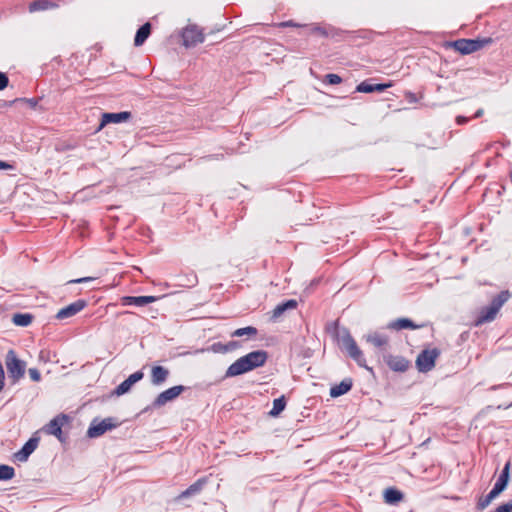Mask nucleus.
Wrapping results in <instances>:
<instances>
[{"mask_svg":"<svg viewBox=\"0 0 512 512\" xmlns=\"http://www.w3.org/2000/svg\"><path fill=\"white\" fill-rule=\"evenodd\" d=\"M268 352L265 350H254L238 358L226 370L224 378H232L243 375L254 369L265 365L268 360Z\"/></svg>","mask_w":512,"mask_h":512,"instance_id":"nucleus-1","label":"nucleus"},{"mask_svg":"<svg viewBox=\"0 0 512 512\" xmlns=\"http://www.w3.org/2000/svg\"><path fill=\"white\" fill-rule=\"evenodd\" d=\"M72 148H73V146H70V145L66 147V149H72Z\"/></svg>","mask_w":512,"mask_h":512,"instance_id":"nucleus-49","label":"nucleus"},{"mask_svg":"<svg viewBox=\"0 0 512 512\" xmlns=\"http://www.w3.org/2000/svg\"><path fill=\"white\" fill-rule=\"evenodd\" d=\"M132 113L130 111H120V112H105L102 113L100 123L96 128V132L101 131L105 126L109 124H119L124 123L131 119Z\"/></svg>","mask_w":512,"mask_h":512,"instance_id":"nucleus-12","label":"nucleus"},{"mask_svg":"<svg viewBox=\"0 0 512 512\" xmlns=\"http://www.w3.org/2000/svg\"><path fill=\"white\" fill-rule=\"evenodd\" d=\"M482 114H483V110H482V109H478V110L475 112V114H474L473 118H479V117H481V116H482Z\"/></svg>","mask_w":512,"mask_h":512,"instance_id":"nucleus-46","label":"nucleus"},{"mask_svg":"<svg viewBox=\"0 0 512 512\" xmlns=\"http://www.w3.org/2000/svg\"><path fill=\"white\" fill-rule=\"evenodd\" d=\"M392 83H371L368 80L362 81L356 86V92L359 93H373V92H383L387 88L391 87Z\"/></svg>","mask_w":512,"mask_h":512,"instance_id":"nucleus-17","label":"nucleus"},{"mask_svg":"<svg viewBox=\"0 0 512 512\" xmlns=\"http://www.w3.org/2000/svg\"><path fill=\"white\" fill-rule=\"evenodd\" d=\"M366 340L377 348H382L388 343V337L378 332L367 335Z\"/></svg>","mask_w":512,"mask_h":512,"instance_id":"nucleus-30","label":"nucleus"},{"mask_svg":"<svg viewBox=\"0 0 512 512\" xmlns=\"http://www.w3.org/2000/svg\"><path fill=\"white\" fill-rule=\"evenodd\" d=\"M311 31L313 33H318L324 37H328L329 36V32L328 30L325 28V27H322V26H319V25H315L312 27Z\"/></svg>","mask_w":512,"mask_h":512,"instance_id":"nucleus-40","label":"nucleus"},{"mask_svg":"<svg viewBox=\"0 0 512 512\" xmlns=\"http://www.w3.org/2000/svg\"><path fill=\"white\" fill-rule=\"evenodd\" d=\"M335 337L340 348L346 351L348 356L352 358L358 366L372 371V368L368 367L366 364V359L362 350L358 347L356 341L347 328L343 327L341 329H337Z\"/></svg>","mask_w":512,"mask_h":512,"instance_id":"nucleus-2","label":"nucleus"},{"mask_svg":"<svg viewBox=\"0 0 512 512\" xmlns=\"http://www.w3.org/2000/svg\"><path fill=\"white\" fill-rule=\"evenodd\" d=\"M510 480V462H507L501 470L493 488L490 492L485 495L479 497L476 503V508L479 511H483L486 509L490 503L496 499L502 492H504L509 484Z\"/></svg>","mask_w":512,"mask_h":512,"instance_id":"nucleus-4","label":"nucleus"},{"mask_svg":"<svg viewBox=\"0 0 512 512\" xmlns=\"http://www.w3.org/2000/svg\"><path fill=\"white\" fill-rule=\"evenodd\" d=\"M87 304L88 303L85 299H78V300L70 303L69 305L61 308L57 312L55 318L58 320H64V319L73 317L77 313L81 312L87 306Z\"/></svg>","mask_w":512,"mask_h":512,"instance_id":"nucleus-13","label":"nucleus"},{"mask_svg":"<svg viewBox=\"0 0 512 512\" xmlns=\"http://www.w3.org/2000/svg\"><path fill=\"white\" fill-rule=\"evenodd\" d=\"M206 484L205 478H200L193 484H191L187 489H185L180 495L179 498H189L191 496L197 495L201 492L204 485Z\"/></svg>","mask_w":512,"mask_h":512,"instance_id":"nucleus-27","label":"nucleus"},{"mask_svg":"<svg viewBox=\"0 0 512 512\" xmlns=\"http://www.w3.org/2000/svg\"><path fill=\"white\" fill-rule=\"evenodd\" d=\"M298 306V302L295 299H287L279 304L273 309L270 319L272 321H277L286 311L294 310Z\"/></svg>","mask_w":512,"mask_h":512,"instance_id":"nucleus-18","label":"nucleus"},{"mask_svg":"<svg viewBox=\"0 0 512 512\" xmlns=\"http://www.w3.org/2000/svg\"><path fill=\"white\" fill-rule=\"evenodd\" d=\"M258 334L257 328L253 326H246L242 328H238L234 330L231 334L232 337H244L252 338L255 337Z\"/></svg>","mask_w":512,"mask_h":512,"instance_id":"nucleus-31","label":"nucleus"},{"mask_svg":"<svg viewBox=\"0 0 512 512\" xmlns=\"http://www.w3.org/2000/svg\"><path fill=\"white\" fill-rule=\"evenodd\" d=\"M42 98H16L14 99L13 101H11V103H18V102H22V103H26L31 109H37L39 108L40 110L44 111L45 108H43L42 106H39V101L41 100Z\"/></svg>","mask_w":512,"mask_h":512,"instance_id":"nucleus-33","label":"nucleus"},{"mask_svg":"<svg viewBox=\"0 0 512 512\" xmlns=\"http://www.w3.org/2000/svg\"><path fill=\"white\" fill-rule=\"evenodd\" d=\"M287 399L284 395L273 400V407L269 411L271 417H278L286 408Z\"/></svg>","mask_w":512,"mask_h":512,"instance_id":"nucleus-29","label":"nucleus"},{"mask_svg":"<svg viewBox=\"0 0 512 512\" xmlns=\"http://www.w3.org/2000/svg\"><path fill=\"white\" fill-rule=\"evenodd\" d=\"M14 166L10 164L9 162L0 160V169L1 170H11Z\"/></svg>","mask_w":512,"mask_h":512,"instance_id":"nucleus-44","label":"nucleus"},{"mask_svg":"<svg viewBox=\"0 0 512 512\" xmlns=\"http://www.w3.org/2000/svg\"><path fill=\"white\" fill-rule=\"evenodd\" d=\"M5 363L12 384H16L25 374V361L19 359L14 350H9L6 354Z\"/></svg>","mask_w":512,"mask_h":512,"instance_id":"nucleus-7","label":"nucleus"},{"mask_svg":"<svg viewBox=\"0 0 512 512\" xmlns=\"http://www.w3.org/2000/svg\"><path fill=\"white\" fill-rule=\"evenodd\" d=\"M170 375V371L161 365H155L151 368V383L154 386H161L166 382Z\"/></svg>","mask_w":512,"mask_h":512,"instance_id":"nucleus-19","label":"nucleus"},{"mask_svg":"<svg viewBox=\"0 0 512 512\" xmlns=\"http://www.w3.org/2000/svg\"><path fill=\"white\" fill-rule=\"evenodd\" d=\"M468 121H469V118L466 116L459 115L456 117V123L458 125H464V124L468 123Z\"/></svg>","mask_w":512,"mask_h":512,"instance_id":"nucleus-43","label":"nucleus"},{"mask_svg":"<svg viewBox=\"0 0 512 512\" xmlns=\"http://www.w3.org/2000/svg\"><path fill=\"white\" fill-rule=\"evenodd\" d=\"M94 280H95L94 277L87 276V277H81V278L69 280L67 282V284H82V283L92 282Z\"/></svg>","mask_w":512,"mask_h":512,"instance_id":"nucleus-36","label":"nucleus"},{"mask_svg":"<svg viewBox=\"0 0 512 512\" xmlns=\"http://www.w3.org/2000/svg\"><path fill=\"white\" fill-rule=\"evenodd\" d=\"M188 389H189V387L184 386V385H175V386H172V387L162 391L154 399V401L151 403V405L145 409V411H147L148 409H157V408L164 406L168 402L175 400L178 396H180L181 393L185 392Z\"/></svg>","mask_w":512,"mask_h":512,"instance_id":"nucleus-8","label":"nucleus"},{"mask_svg":"<svg viewBox=\"0 0 512 512\" xmlns=\"http://www.w3.org/2000/svg\"><path fill=\"white\" fill-rule=\"evenodd\" d=\"M421 327H422V325L415 324L409 318H398L396 320L391 321L387 325V328L393 329V330L418 329V328H421Z\"/></svg>","mask_w":512,"mask_h":512,"instance_id":"nucleus-24","label":"nucleus"},{"mask_svg":"<svg viewBox=\"0 0 512 512\" xmlns=\"http://www.w3.org/2000/svg\"><path fill=\"white\" fill-rule=\"evenodd\" d=\"M353 386V380L351 378H344L339 384H336L330 388V396L332 398H338L348 393Z\"/></svg>","mask_w":512,"mask_h":512,"instance_id":"nucleus-21","label":"nucleus"},{"mask_svg":"<svg viewBox=\"0 0 512 512\" xmlns=\"http://www.w3.org/2000/svg\"><path fill=\"white\" fill-rule=\"evenodd\" d=\"M151 31L152 25L150 22H146L143 25H141L136 31L134 37V45L136 47L142 46L151 35Z\"/></svg>","mask_w":512,"mask_h":512,"instance_id":"nucleus-22","label":"nucleus"},{"mask_svg":"<svg viewBox=\"0 0 512 512\" xmlns=\"http://www.w3.org/2000/svg\"><path fill=\"white\" fill-rule=\"evenodd\" d=\"M15 476V469L6 464H0V481H9Z\"/></svg>","mask_w":512,"mask_h":512,"instance_id":"nucleus-32","label":"nucleus"},{"mask_svg":"<svg viewBox=\"0 0 512 512\" xmlns=\"http://www.w3.org/2000/svg\"><path fill=\"white\" fill-rule=\"evenodd\" d=\"M324 82L328 85H338L342 82V78L338 74L329 73L325 75Z\"/></svg>","mask_w":512,"mask_h":512,"instance_id":"nucleus-35","label":"nucleus"},{"mask_svg":"<svg viewBox=\"0 0 512 512\" xmlns=\"http://www.w3.org/2000/svg\"><path fill=\"white\" fill-rule=\"evenodd\" d=\"M58 7L59 5L51 0H34L29 4L28 10L30 13H34L38 11L56 9Z\"/></svg>","mask_w":512,"mask_h":512,"instance_id":"nucleus-23","label":"nucleus"},{"mask_svg":"<svg viewBox=\"0 0 512 512\" xmlns=\"http://www.w3.org/2000/svg\"><path fill=\"white\" fill-rule=\"evenodd\" d=\"M5 386V372L2 363L0 362V392L3 391Z\"/></svg>","mask_w":512,"mask_h":512,"instance_id":"nucleus-42","label":"nucleus"},{"mask_svg":"<svg viewBox=\"0 0 512 512\" xmlns=\"http://www.w3.org/2000/svg\"><path fill=\"white\" fill-rule=\"evenodd\" d=\"M44 353H45L44 351H41V352H40V357H41V358H43Z\"/></svg>","mask_w":512,"mask_h":512,"instance_id":"nucleus-48","label":"nucleus"},{"mask_svg":"<svg viewBox=\"0 0 512 512\" xmlns=\"http://www.w3.org/2000/svg\"><path fill=\"white\" fill-rule=\"evenodd\" d=\"M493 39L490 37L476 39H458L451 42V46L462 55H468L476 52L485 46L491 44Z\"/></svg>","mask_w":512,"mask_h":512,"instance_id":"nucleus-5","label":"nucleus"},{"mask_svg":"<svg viewBox=\"0 0 512 512\" xmlns=\"http://www.w3.org/2000/svg\"><path fill=\"white\" fill-rule=\"evenodd\" d=\"M280 26L281 27H299L300 25L293 22L292 20H289V21H284V22L280 23Z\"/></svg>","mask_w":512,"mask_h":512,"instance_id":"nucleus-45","label":"nucleus"},{"mask_svg":"<svg viewBox=\"0 0 512 512\" xmlns=\"http://www.w3.org/2000/svg\"><path fill=\"white\" fill-rule=\"evenodd\" d=\"M386 363L395 372H405L409 368V361L403 356L389 355L386 357Z\"/></svg>","mask_w":512,"mask_h":512,"instance_id":"nucleus-20","label":"nucleus"},{"mask_svg":"<svg viewBox=\"0 0 512 512\" xmlns=\"http://www.w3.org/2000/svg\"><path fill=\"white\" fill-rule=\"evenodd\" d=\"M29 376L32 381L39 382L41 380V373L36 368H30L28 370Z\"/></svg>","mask_w":512,"mask_h":512,"instance_id":"nucleus-38","label":"nucleus"},{"mask_svg":"<svg viewBox=\"0 0 512 512\" xmlns=\"http://www.w3.org/2000/svg\"><path fill=\"white\" fill-rule=\"evenodd\" d=\"M181 38L182 44L186 48L195 47L196 45L203 43L205 40L203 30L197 25H188L183 28Z\"/></svg>","mask_w":512,"mask_h":512,"instance_id":"nucleus-11","label":"nucleus"},{"mask_svg":"<svg viewBox=\"0 0 512 512\" xmlns=\"http://www.w3.org/2000/svg\"><path fill=\"white\" fill-rule=\"evenodd\" d=\"M509 180L512 183V170L509 172Z\"/></svg>","mask_w":512,"mask_h":512,"instance_id":"nucleus-47","label":"nucleus"},{"mask_svg":"<svg viewBox=\"0 0 512 512\" xmlns=\"http://www.w3.org/2000/svg\"><path fill=\"white\" fill-rule=\"evenodd\" d=\"M143 377L144 373L142 370L132 373L115 388L113 393L117 396H122L128 393L137 382L143 379Z\"/></svg>","mask_w":512,"mask_h":512,"instance_id":"nucleus-14","label":"nucleus"},{"mask_svg":"<svg viewBox=\"0 0 512 512\" xmlns=\"http://www.w3.org/2000/svg\"><path fill=\"white\" fill-rule=\"evenodd\" d=\"M9 84V78L6 73L0 71V91L4 90Z\"/></svg>","mask_w":512,"mask_h":512,"instance_id":"nucleus-41","label":"nucleus"},{"mask_svg":"<svg viewBox=\"0 0 512 512\" xmlns=\"http://www.w3.org/2000/svg\"><path fill=\"white\" fill-rule=\"evenodd\" d=\"M226 346H227V353H228V352H232L236 349H239L242 346V344L240 341L232 340V341H229L228 343H226Z\"/></svg>","mask_w":512,"mask_h":512,"instance_id":"nucleus-39","label":"nucleus"},{"mask_svg":"<svg viewBox=\"0 0 512 512\" xmlns=\"http://www.w3.org/2000/svg\"><path fill=\"white\" fill-rule=\"evenodd\" d=\"M438 348L422 350L416 359V367L419 372L426 373L435 367V361L440 355Z\"/></svg>","mask_w":512,"mask_h":512,"instance_id":"nucleus-10","label":"nucleus"},{"mask_svg":"<svg viewBox=\"0 0 512 512\" xmlns=\"http://www.w3.org/2000/svg\"><path fill=\"white\" fill-rule=\"evenodd\" d=\"M70 421L71 417L68 414L60 413L52 418L43 429L47 434L55 436L61 443H66L68 436L63 433L62 428Z\"/></svg>","mask_w":512,"mask_h":512,"instance_id":"nucleus-6","label":"nucleus"},{"mask_svg":"<svg viewBox=\"0 0 512 512\" xmlns=\"http://www.w3.org/2000/svg\"><path fill=\"white\" fill-rule=\"evenodd\" d=\"M494 512H512V501L500 504Z\"/></svg>","mask_w":512,"mask_h":512,"instance_id":"nucleus-37","label":"nucleus"},{"mask_svg":"<svg viewBox=\"0 0 512 512\" xmlns=\"http://www.w3.org/2000/svg\"><path fill=\"white\" fill-rule=\"evenodd\" d=\"M118 425L117 422H115L114 418L108 417L102 420H99L98 418H94L87 430V437L88 438H98L102 436L105 432L112 430L116 428Z\"/></svg>","mask_w":512,"mask_h":512,"instance_id":"nucleus-9","label":"nucleus"},{"mask_svg":"<svg viewBox=\"0 0 512 512\" xmlns=\"http://www.w3.org/2000/svg\"><path fill=\"white\" fill-rule=\"evenodd\" d=\"M207 350L211 351L213 353L226 354L227 346H226V343L224 344L222 342H215Z\"/></svg>","mask_w":512,"mask_h":512,"instance_id":"nucleus-34","label":"nucleus"},{"mask_svg":"<svg viewBox=\"0 0 512 512\" xmlns=\"http://www.w3.org/2000/svg\"><path fill=\"white\" fill-rule=\"evenodd\" d=\"M510 297L511 293L509 290H503L493 297L489 305L484 306L479 310L475 318V326H481L493 321L501 307L510 299Z\"/></svg>","mask_w":512,"mask_h":512,"instance_id":"nucleus-3","label":"nucleus"},{"mask_svg":"<svg viewBox=\"0 0 512 512\" xmlns=\"http://www.w3.org/2000/svg\"><path fill=\"white\" fill-rule=\"evenodd\" d=\"M34 317L30 313H14L12 316V322L16 326L27 327L29 326Z\"/></svg>","mask_w":512,"mask_h":512,"instance_id":"nucleus-28","label":"nucleus"},{"mask_svg":"<svg viewBox=\"0 0 512 512\" xmlns=\"http://www.w3.org/2000/svg\"><path fill=\"white\" fill-rule=\"evenodd\" d=\"M38 438L32 437L28 441L25 442V444L21 447L20 450H18L16 453H14V459L18 462H26L30 455L35 451V449L38 446Z\"/></svg>","mask_w":512,"mask_h":512,"instance_id":"nucleus-16","label":"nucleus"},{"mask_svg":"<svg viewBox=\"0 0 512 512\" xmlns=\"http://www.w3.org/2000/svg\"><path fill=\"white\" fill-rule=\"evenodd\" d=\"M383 497L387 504L395 505L403 499L404 494L395 487H389L384 490Z\"/></svg>","mask_w":512,"mask_h":512,"instance_id":"nucleus-25","label":"nucleus"},{"mask_svg":"<svg viewBox=\"0 0 512 512\" xmlns=\"http://www.w3.org/2000/svg\"><path fill=\"white\" fill-rule=\"evenodd\" d=\"M159 299L157 296L143 295V296H124L121 298L123 306H136L143 307L148 304L154 303Z\"/></svg>","mask_w":512,"mask_h":512,"instance_id":"nucleus-15","label":"nucleus"},{"mask_svg":"<svg viewBox=\"0 0 512 512\" xmlns=\"http://www.w3.org/2000/svg\"><path fill=\"white\" fill-rule=\"evenodd\" d=\"M178 285L181 287L191 288L197 285L198 277L194 271L188 273L179 274L177 276Z\"/></svg>","mask_w":512,"mask_h":512,"instance_id":"nucleus-26","label":"nucleus"}]
</instances>
